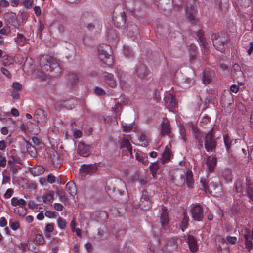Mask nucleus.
<instances>
[{
  "instance_id": "1",
  "label": "nucleus",
  "mask_w": 253,
  "mask_h": 253,
  "mask_svg": "<svg viewBox=\"0 0 253 253\" xmlns=\"http://www.w3.org/2000/svg\"><path fill=\"white\" fill-rule=\"evenodd\" d=\"M46 63L43 64L42 66V72L44 74L47 73L51 77L58 76L61 72V69L59 66L57 60L51 57H49L45 60Z\"/></svg>"
},
{
  "instance_id": "2",
  "label": "nucleus",
  "mask_w": 253,
  "mask_h": 253,
  "mask_svg": "<svg viewBox=\"0 0 253 253\" xmlns=\"http://www.w3.org/2000/svg\"><path fill=\"white\" fill-rule=\"evenodd\" d=\"M219 180L217 178L210 179L207 182L205 179H201L200 183L202 189L206 192H209L214 196H218L221 192V188L219 184Z\"/></svg>"
},
{
  "instance_id": "3",
  "label": "nucleus",
  "mask_w": 253,
  "mask_h": 253,
  "mask_svg": "<svg viewBox=\"0 0 253 253\" xmlns=\"http://www.w3.org/2000/svg\"><path fill=\"white\" fill-rule=\"evenodd\" d=\"M211 39L214 47L218 50L223 52L225 45L228 42L227 35L224 33L214 34L211 36Z\"/></svg>"
},
{
  "instance_id": "4",
  "label": "nucleus",
  "mask_w": 253,
  "mask_h": 253,
  "mask_svg": "<svg viewBox=\"0 0 253 253\" xmlns=\"http://www.w3.org/2000/svg\"><path fill=\"white\" fill-rule=\"evenodd\" d=\"M197 12V4L195 0H186V15L192 23H194L196 21L195 17Z\"/></svg>"
},
{
  "instance_id": "5",
  "label": "nucleus",
  "mask_w": 253,
  "mask_h": 253,
  "mask_svg": "<svg viewBox=\"0 0 253 253\" xmlns=\"http://www.w3.org/2000/svg\"><path fill=\"white\" fill-rule=\"evenodd\" d=\"M126 189V184L121 180L115 181L114 185L112 183H107L105 186V190L109 195L112 193L117 192L120 195H122L124 194Z\"/></svg>"
},
{
  "instance_id": "6",
  "label": "nucleus",
  "mask_w": 253,
  "mask_h": 253,
  "mask_svg": "<svg viewBox=\"0 0 253 253\" xmlns=\"http://www.w3.org/2000/svg\"><path fill=\"white\" fill-rule=\"evenodd\" d=\"M216 145L214 136L211 130L205 136V148L207 151L211 152L215 150Z\"/></svg>"
},
{
  "instance_id": "7",
  "label": "nucleus",
  "mask_w": 253,
  "mask_h": 253,
  "mask_svg": "<svg viewBox=\"0 0 253 253\" xmlns=\"http://www.w3.org/2000/svg\"><path fill=\"white\" fill-rule=\"evenodd\" d=\"M192 217L194 220L201 221L204 217L203 209L199 204H192L190 206Z\"/></svg>"
},
{
  "instance_id": "8",
  "label": "nucleus",
  "mask_w": 253,
  "mask_h": 253,
  "mask_svg": "<svg viewBox=\"0 0 253 253\" xmlns=\"http://www.w3.org/2000/svg\"><path fill=\"white\" fill-rule=\"evenodd\" d=\"M96 164L86 165L83 164L79 169V174L82 177H85L87 175H91L97 170Z\"/></svg>"
},
{
  "instance_id": "9",
  "label": "nucleus",
  "mask_w": 253,
  "mask_h": 253,
  "mask_svg": "<svg viewBox=\"0 0 253 253\" xmlns=\"http://www.w3.org/2000/svg\"><path fill=\"white\" fill-rule=\"evenodd\" d=\"M98 55L100 59L104 62V64L110 65L113 63V58L104 49L103 46H100L98 48Z\"/></svg>"
},
{
  "instance_id": "10",
  "label": "nucleus",
  "mask_w": 253,
  "mask_h": 253,
  "mask_svg": "<svg viewBox=\"0 0 253 253\" xmlns=\"http://www.w3.org/2000/svg\"><path fill=\"white\" fill-rule=\"evenodd\" d=\"M127 35L131 38L133 40L137 41L140 37L139 29L137 25L133 23H129L126 28Z\"/></svg>"
},
{
  "instance_id": "11",
  "label": "nucleus",
  "mask_w": 253,
  "mask_h": 253,
  "mask_svg": "<svg viewBox=\"0 0 253 253\" xmlns=\"http://www.w3.org/2000/svg\"><path fill=\"white\" fill-rule=\"evenodd\" d=\"M34 118L38 123L44 125L47 121V113L42 109H38L35 111Z\"/></svg>"
},
{
  "instance_id": "12",
  "label": "nucleus",
  "mask_w": 253,
  "mask_h": 253,
  "mask_svg": "<svg viewBox=\"0 0 253 253\" xmlns=\"http://www.w3.org/2000/svg\"><path fill=\"white\" fill-rule=\"evenodd\" d=\"M103 78L104 82L108 86L111 88L116 87L117 84L113 74L105 72L103 73Z\"/></svg>"
},
{
  "instance_id": "13",
  "label": "nucleus",
  "mask_w": 253,
  "mask_h": 253,
  "mask_svg": "<svg viewBox=\"0 0 253 253\" xmlns=\"http://www.w3.org/2000/svg\"><path fill=\"white\" fill-rule=\"evenodd\" d=\"M235 146L234 147L237 149L239 151L242 152L243 157H246L247 152L249 153L248 147L244 140L242 139L236 140L235 141Z\"/></svg>"
},
{
  "instance_id": "14",
  "label": "nucleus",
  "mask_w": 253,
  "mask_h": 253,
  "mask_svg": "<svg viewBox=\"0 0 253 253\" xmlns=\"http://www.w3.org/2000/svg\"><path fill=\"white\" fill-rule=\"evenodd\" d=\"M4 19L8 25H11L17 27L18 24L16 23L17 16L14 13L12 12H7L4 14Z\"/></svg>"
},
{
  "instance_id": "15",
  "label": "nucleus",
  "mask_w": 253,
  "mask_h": 253,
  "mask_svg": "<svg viewBox=\"0 0 253 253\" xmlns=\"http://www.w3.org/2000/svg\"><path fill=\"white\" fill-rule=\"evenodd\" d=\"M140 205L145 210L149 208L151 206L150 196L146 191H142V197L140 200Z\"/></svg>"
},
{
  "instance_id": "16",
  "label": "nucleus",
  "mask_w": 253,
  "mask_h": 253,
  "mask_svg": "<svg viewBox=\"0 0 253 253\" xmlns=\"http://www.w3.org/2000/svg\"><path fill=\"white\" fill-rule=\"evenodd\" d=\"M136 73L139 78L143 79H145L148 76L149 71L145 65L140 64L137 66Z\"/></svg>"
},
{
  "instance_id": "17",
  "label": "nucleus",
  "mask_w": 253,
  "mask_h": 253,
  "mask_svg": "<svg viewBox=\"0 0 253 253\" xmlns=\"http://www.w3.org/2000/svg\"><path fill=\"white\" fill-rule=\"evenodd\" d=\"M77 152L81 156L87 157L90 153V147L80 142L78 146Z\"/></svg>"
},
{
  "instance_id": "18",
  "label": "nucleus",
  "mask_w": 253,
  "mask_h": 253,
  "mask_svg": "<svg viewBox=\"0 0 253 253\" xmlns=\"http://www.w3.org/2000/svg\"><path fill=\"white\" fill-rule=\"evenodd\" d=\"M217 164L216 158L213 156H208L206 158V165L209 172H212Z\"/></svg>"
},
{
  "instance_id": "19",
  "label": "nucleus",
  "mask_w": 253,
  "mask_h": 253,
  "mask_svg": "<svg viewBox=\"0 0 253 253\" xmlns=\"http://www.w3.org/2000/svg\"><path fill=\"white\" fill-rule=\"evenodd\" d=\"M165 104L169 111H173L176 105L175 97L171 94H168L165 97Z\"/></svg>"
},
{
  "instance_id": "20",
  "label": "nucleus",
  "mask_w": 253,
  "mask_h": 253,
  "mask_svg": "<svg viewBox=\"0 0 253 253\" xmlns=\"http://www.w3.org/2000/svg\"><path fill=\"white\" fill-rule=\"evenodd\" d=\"M91 21L95 22V17L91 13L85 11L82 14L80 19L81 24L86 25Z\"/></svg>"
},
{
  "instance_id": "21",
  "label": "nucleus",
  "mask_w": 253,
  "mask_h": 253,
  "mask_svg": "<svg viewBox=\"0 0 253 253\" xmlns=\"http://www.w3.org/2000/svg\"><path fill=\"white\" fill-rule=\"evenodd\" d=\"M215 4L218 6L219 10L223 14L225 13L228 9L229 0H215Z\"/></svg>"
},
{
  "instance_id": "22",
  "label": "nucleus",
  "mask_w": 253,
  "mask_h": 253,
  "mask_svg": "<svg viewBox=\"0 0 253 253\" xmlns=\"http://www.w3.org/2000/svg\"><path fill=\"white\" fill-rule=\"evenodd\" d=\"M182 181L184 183L186 181L187 186L189 188H192L194 184L192 173L191 171L188 170L186 173V179H184V176L181 175L180 176Z\"/></svg>"
},
{
  "instance_id": "23",
  "label": "nucleus",
  "mask_w": 253,
  "mask_h": 253,
  "mask_svg": "<svg viewBox=\"0 0 253 253\" xmlns=\"http://www.w3.org/2000/svg\"><path fill=\"white\" fill-rule=\"evenodd\" d=\"M187 240L190 251L195 253L198 250L197 240L192 235H189Z\"/></svg>"
},
{
  "instance_id": "24",
  "label": "nucleus",
  "mask_w": 253,
  "mask_h": 253,
  "mask_svg": "<svg viewBox=\"0 0 253 253\" xmlns=\"http://www.w3.org/2000/svg\"><path fill=\"white\" fill-rule=\"evenodd\" d=\"M50 159L52 164L56 168H60L61 165L62 160L60 156L56 151H52L50 154Z\"/></svg>"
},
{
  "instance_id": "25",
  "label": "nucleus",
  "mask_w": 253,
  "mask_h": 253,
  "mask_svg": "<svg viewBox=\"0 0 253 253\" xmlns=\"http://www.w3.org/2000/svg\"><path fill=\"white\" fill-rule=\"evenodd\" d=\"M169 222V219L168 212H167L165 208H163L162 212L160 215V222L161 223L162 227L164 228L166 225L168 224Z\"/></svg>"
},
{
  "instance_id": "26",
  "label": "nucleus",
  "mask_w": 253,
  "mask_h": 253,
  "mask_svg": "<svg viewBox=\"0 0 253 253\" xmlns=\"http://www.w3.org/2000/svg\"><path fill=\"white\" fill-rule=\"evenodd\" d=\"M170 123L169 121L164 122L162 124L160 134L162 136L169 135L170 133Z\"/></svg>"
},
{
  "instance_id": "27",
  "label": "nucleus",
  "mask_w": 253,
  "mask_h": 253,
  "mask_svg": "<svg viewBox=\"0 0 253 253\" xmlns=\"http://www.w3.org/2000/svg\"><path fill=\"white\" fill-rule=\"evenodd\" d=\"M194 138L195 139V142L198 143V146L199 147V149L203 147V135L202 132L198 130L193 133Z\"/></svg>"
},
{
  "instance_id": "28",
  "label": "nucleus",
  "mask_w": 253,
  "mask_h": 253,
  "mask_svg": "<svg viewBox=\"0 0 253 253\" xmlns=\"http://www.w3.org/2000/svg\"><path fill=\"white\" fill-rule=\"evenodd\" d=\"M115 21L117 27H122L124 26L126 23V18L124 12L120 13V15L116 17Z\"/></svg>"
},
{
  "instance_id": "29",
  "label": "nucleus",
  "mask_w": 253,
  "mask_h": 253,
  "mask_svg": "<svg viewBox=\"0 0 253 253\" xmlns=\"http://www.w3.org/2000/svg\"><path fill=\"white\" fill-rule=\"evenodd\" d=\"M25 142L26 143L27 152L31 157L35 158L37 156V152L35 147L27 140H25Z\"/></svg>"
},
{
  "instance_id": "30",
  "label": "nucleus",
  "mask_w": 253,
  "mask_h": 253,
  "mask_svg": "<svg viewBox=\"0 0 253 253\" xmlns=\"http://www.w3.org/2000/svg\"><path fill=\"white\" fill-rule=\"evenodd\" d=\"M120 148H127L130 155H132V148L129 140L127 139H123L120 143Z\"/></svg>"
},
{
  "instance_id": "31",
  "label": "nucleus",
  "mask_w": 253,
  "mask_h": 253,
  "mask_svg": "<svg viewBox=\"0 0 253 253\" xmlns=\"http://www.w3.org/2000/svg\"><path fill=\"white\" fill-rule=\"evenodd\" d=\"M11 205L13 206H18L19 207L23 208L26 205V201L23 199H18L17 197H13L11 201Z\"/></svg>"
},
{
  "instance_id": "32",
  "label": "nucleus",
  "mask_w": 253,
  "mask_h": 253,
  "mask_svg": "<svg viewBox=\"0 0 253 253\" xmlns=\"http://www.w3.org/2000/svg\"><path fill=\"white\" fill-rule=\"evenodd\" d=\"M213 74L212 71H205L203 75V81L205 84L210 83L212 81V76Z\"/></svg>"
},
{
  "instance_id": "33",
  "label": "nucleus",
  "mask_w": 253,
  "mask_h": 253,
  "mask_svg": "<svg viewBox=\"0 0 253 253\" xmlns=\"http://www.w3.org/2000/svg\"><path fill=\"white\" fill-rule=\"evenodd\" d=\"M67 79L68 80V84L71 86L76 84L79 81V77L74 73H70L68 75Z\"/></svg>"
},
{
  "instance_id": "34",
  "label": "nucleus",
  "mask_w": 253,
  "mask_h": 253,
  "mask_svg": "<svg viewBox=\"0 0 253 253\" xmlns=\"http://www.w3.org/2000/svg\"><path fill=\"white\" fill-rule=\"evenodd\" d=\"M244 238L245 239V244L246 248L247 250L250 252L252 249L253 247V244L251 240V237L250 234H246L244 235Z\"/></svg>"
},
{
  "instance_id": "35",
  "label": "nucleus",
  "mask_w": 253,
  "mask_h": 253,
  "mask_svg": "<svg viewBox=\"0 0 253 253\" xmlns=\"http://www.w3.org/2000/svg\"><path fill=\"white\" fill-rule=\"evenodd\" d=\"M171 152L168 148V146L166 147L165 150L162 153L161 161L163 164L169 161L171 157Z\"/></svg>"
},
{
  "instance_id": "36",
  "label": "nucleus",
  "mask_w": 253,
  "mask_h": 253,
  "mask_svg": "<svg viewBox=\"0 0 253 253\" xmlns=\"http://www.w3.org/2000/svg\"><path fill=\"white\" fill-rule=\"evenodd\" d=\"M196 35L204 48H207L208 46V42H206L205 38L203 37L204 34L202 30H199L198 31H197Z\"/></svg>"
},
{
  "instance_id": "37",
  "label": "nucleus",
  "mask_w": 253,
  "mask_h": 253,
  "mask_svg": "<svg viewBox=\"0 0 253 253\" xmlns=\"http://www.w3.org/2000/svg\"><path fill=\"white\" fill-rule=\"evenodd\" d=\"M182 215L183 218L180 224V226L181 228H182V231H184V230L186 229L188 226L189 217L186 211H183L182 213Z\"/></svg>"
},
{
  "instance_id": "38",
  "label": "nucleus",
  "mask_w": 253,
  "mask_h": 253,
  "mask_svg": "<svg viewBox=\"0 0 253 253\" xmlns=\"http://www.w3.org/2000/svg\"><path fill=\"white\" fill-rule=\"evenodd\" d=\"M45 169L41 166H38L35 167L32 169V173L35 176H38L44 173Z\"/></svg>"
},
{
  "instance_id": "39",
  "label": "nucleus",
  "mask_w": 253,
  "mask_h": 253,
  "mask_svg": "<svg viewBox=\"0 0 253 253\" xmlns=\"http://www.w3.org/2000/svg\"><path fill=\"white\" fill-rule=\"evenodd\" d=\"M15 41L20 45H24L27 42V38L23 34L18 33Z\"/></svg>"
},
{
  "instance_id": "40",
  "label": "nucleus",
  "mask_w": 253,
  "mask_h": 253,
  "mask_svg": "<svg viewBox=\"0 0 253 253\" xmlns=\"http://www.w3.org/2000/svg\"><path fill=\"white\" fill-rule=\"evenodd\" d=\"M179 133L181 136V138L184 141H186L187 140L186 135H187V130L185 128L184 126L182 124H179Z\"/></svg>"
},
{
  "instance_id": "41",
  "label": "nucleus",
  "mask_w": 253,
  "mask_h": 253,
  "mask_svg": "<svg viewBox=\"0 0 253 253\" xmlns=\"http://www.w3.org/2000/svg\"><path fill=\"white\" fill-rule=\"evenodd\" d=\"M66 189L70 194L74 195V194H75V185L73 182H68L66 185Z\"/></svg>"
},
{
  "instance_id": "42",
  "label": "nucleus",
  "mask_w": 253,
  "mask_h": 253,
  "mask_svg": "<svg viewBox=\"0 0 253 253\" xmlns=\"http://www.w3.org/2000/svg\"><path fill=\"white\" fill-rule=\"evenodd\" d=\"M244 187V181L240 178H239L235 183V189L237 192L241 193L243 191Z\"/></svg>"
},
{
  "instance_id": "43",
  "label": "nucleus",
  "mask_w": 253,
  "mask_h": 253,
  "mask_svg": "<svg viewBox=\"0 0 253 253\" xmlns=\"http://www.w3.org/2000/svg\"><path fill=\"white\" fill-rule=\"evenodd\" d=\"M224 142L227 150H229L231 147V146H235V144H232L233 141L230 140L229 137L227 136H224ZM234 149L235 148L233 147Z\"/></svg>"
},
{
  "instance_id": "44",
  "label": "nucleus",
  "mask_w": 253,
  "mask_h": 253,
  "mask_svg": "<svg viewBox=\"0 0 253 253\" xmlns=\"http://www.w3.org/2000/svg\"><path fill=\"white\" fill-rule=\"evenodd\" d=\"M139 141L141 143L140 145L142 146L146 147L148 145V142L146 139V136L145 135L142 134L139 136Z\"/></svg>"
},
{
  "instance_id": "45",
  "label": "nucleus",
  "mask_w": 253,
  "mask_h": 253,
  "mask_svg": "<svg viewBox=\"0 0 253 253\" xmlns=\"http://www.w3.org/2000/svg\"><path fill=\"white\" fill-rule=\"evenodd\" d=\"M187 126L188 128L191 129L192 133L199 130L197 127L196 124L193 122H189L187 123Z\"/></svg>"
},
{
  "instance_id": "46",
  "label": "nucleus",
  "mask_w": 253,
  "mask_h": 253,
  "mask_svg": "<svg viewBox=\"0 0 253 253\" xmlns=\"http://www.w3.org/2000/svg\"><path fill=\"white\" fill-rule=\"evenodd\" d=\"M150 169L152 174L154 175L157 173L159 169V166L157 163H153L150 165Z\"/></svg>"
},
{
  "instance_id": "47",
  "label": "nucleus",
  "mask_w": 253,
  "mask_h": 253,
  "mask_svg": "<svg viewBox=\"0 0 253 253\" xmlns=\"http://www.w3.org/2000/svg\"><path fill=\"white\" fill-rule=\"evenodd\" d=\"M36 242L39 245H42L44 242L43 237L41 234H37L35 237Z\"/></svg>"
},
{
  "instance_id": "48",
  "label": "nucleus",
  "mask_w": 253,
  "mask_h": 253,
  "mask_svg": "<svg viewBox=\"0 0 253 253\" xmlns=\"http://www.w3.org/2000/svg\"><path fill=\"white\" fill-rule=\"evenodd\" d=\"M58 226L61 229H64L66 226V222L65 220L61 217H59L57 220Z\"/></svg>"
},
{
  "instance_id": "49",
  "label": "nucleus",
  "mask_w": 253,
  "mask_h": 253,
  "mask_svg": "<svg viewBox=\"0 0 253 253\" xmlns=\"http://www.w3.org/2000/svg\"><path fill=\"white\" fill-rule=\"evenodd\" d=\"M56 193L61 201H65L66 200L65 192L63 190L58 189L56 191Z\"/></svg>"
},
{
  "instance_id": "50",
  "label": "nucleus",
  "mask_w": 253,
  "mask_h": 253,
  "mask_svg": "<svg viewBox=\"0 0 253 253\" xmlns=\"http://www.w3.org/2000/svg\"><path fill=\"white\" fill-rule=\"evenodd\" d=\"M237 133L240 138H244L247 133V131L244 128H238Z\"/></svg>"
},
{
  "instance_id": "51",
  "label": "nucleus",
  "mask_w": 253,
  "mask_h": 253,
  "mask_svg": "<svg viewBox=\"0 0 253 253\" xmlns=\"http://www.w3.org/2000/svg\"><path fill=\"white\" fill-rule=\"evenodd\" d=\"M123 51L124 55L127 57H131L133 56L132 51L128 46L124 47Z\"/></svg>"
},
{
  "instance_id": "52",
  "label": "nucleus",
  "mask_w": 253,
  "mask_h": 253,
  "mask_svg": "<svg viewBox=\"0 0 253 253\" xmlns=\"http://www.w3.org/2000/svg\"><path fill=\"white\" fill-rule=\"evenodd\" d=\"M53 200V195L52 194H47L43 196V201L44 203L48 201L52 202Z\"/></svg>"
},
{
  "instance_id": "53",
  "label": "nucleus",
  "mask_w": 253,
  "mask_h": 253,
  "mask_svg": "<svg viewBox=\"0 0 253 253\" xmlns=\"http://www.w3.org/2000/svg\"><path fill=\"white\" fill-rule=\"evenodd\" d=\"M238 3L241 6L247 7L250 5L251 0H237Z\"/></svg>"
},
{
  "instance_id": "54",
  "label": "nucleus",
  "mask_w": 253,
  "mask_h": 253,
  "mask_svg": "<svg viewBox=\"0 0 253 253\" xmlns=\"http://www.w3.org/2000/svg\"><path fill=\"white\" fill-rule=\"evenodd\" d=\"M98 217L101 220L105 221L108 218L107 213L104 211H100L99 212V216Z\"/></svg>"
},
{
  "instance_id": "55",
  "label": "nucleus",
  "mask_w": 253,
  "mask_h": 253,
  "mask_svg": "<svg viewBox=\"0 0 253 253\" xmlns=\"http://www.w3.org/2000/svg\"><path fill=\"white\" fill-rule=\"evenodd\" d=\"M95 93L99 96L104 95L105 94V91L99 87H96L94 89Z\"/></svg>"
},
{
  "instance_id": "56",
  "label": "nucleus",
  "mask_w": 253,
  "mask_h": 253,
  "mask_svg": "<svg viewBox=\"0 0 253 253\" xmlns=\"http://www.w3.org/2000/svg\"><path fill=\"white\" fill-rule=\"evenodd\" d=\"M96 23V20L95 19V22L91 21V22H90L87 23L86 25H84L86 26L88 30H93L95 28Z\"/></svg>"
},
{
  "instance_id": "57",
  "label": "nucleus",
  "mask_w": 253,
  "mask_h": 253,
  "mask_svg": "<svg viewBox=\"0 0 253 253\" xmlns=\"http://www.w3.org/2000/svg\"><path fill=\"white\" fill-rule=\"evenodd\" d=\"M44 28V25L43 23L40 22L39 23V26L38 29V35L39 36L40 38L42 39V30Z\"/></svg>"
},
{
  "instance_id": "58",
  "label": "nucleus",
  "mask_w": 253,
  "mask_h": 253,
  "mask_svg": "<svg viewBox=\"0 0 253 253\" xmlns=\"http://www.w3.org/2000/svg\"><path fill=\"white\" fill-rule=\"evenodd\" d=\"M252 184L250 182V180L246 178V181L244 182V187L246 188V192L251 188V186Z\"/></svg>"
},
{
  "instance_id": "59",
  "label": "nucleus",
  "mask_w": 253,
  "mask_h": 253,
  "mask_svg": "<svg viewBox=\"0 0 253 253\" xmlns=\"http://www.w3.org/2000/svg\"><path fill=\"white\" fill-rule=\"evenodd\" d=\"M132 123L123 125V130L126 132L130 131L132 129Z\"/></svg>"
},
{
  "instance_id": "60",
  "label": "nucleus",
  "mask_w": 253,
  "mask_h": 253,
  "mask_svg": "<svg viewBox=\"0 0 253 253\" xmlns=\"http://www.w3.org/2000/svg\"><path fill=\"white\" fill-rule=\"evenodd\" d=\"M13 192L14 191L12 189H8L4 194V197L6 199L10 198L12 196Z\"/></svg>"
},
{
  "instance_id": "61",
  "label": "nucleus",
  "mask_w": 253,
  "mask_h": 253,
  "mask_svg": "<svg viewBox=\"0 0 253 253\" xmlns=\"http://www.w3.org/2000/svg\"><path fill=\"white\" fill-rule=\"evenodd\" d=\"M226 240L229 243L233 244L236 243L237 241V238L235 237L227 236L226 237Z\"/></svg>"
},
{
  "instance_id": "62",
  "label": "nucleus",
  "mask_w": 253,
  "mask_h": 253,
  "mask_svg": "<svg viewBox=\"0 0 253 253\" xmlns=\"http://www.w3.org/2000/svg\"><path fill=\"white\" fill-rule=\"evenodd\" d=\"M54 230V226L52 224L48 223L46 225L45 228L46 232H52Z\"/></svg>"
},
{
  "instance_id": "63",
  "label": "nucleus",
  "mask_w": 253,
  "mask_h": 253,
  "mask_svg": "<svg viewBox=\"0 0 253 253\" xmlns=\"http://www.w3.org/2000/svg\"><path fill=\"white\" fill-rule=\"evenodd\" d=\"M45 215L50 218H54L55 216V213L50 211H46L45 212Z\"/></svg>"
},
{
  "instance_id": "64",
  "label": "nucleus",
  "mask_w": 253,
  "mask_h": 253,
  "mask_svg": "<svg viewBox=\"0 0 253 253\" xmlns=\"http://www.w3.org/2000/svg\"><path fill=\"white\" fill-rule=\"evenodd\" d=\"M246 193L250 199L253 200V189L251 188L249 190H248Z\"/></svg>"
}]
</instances>
